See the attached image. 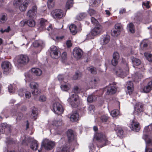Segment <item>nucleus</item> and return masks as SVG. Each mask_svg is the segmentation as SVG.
<instances>
[{
  "instance_id": "1",
  "label": "nucleus",
  "mask_w": 152,
  "mask_h": 152,
  "mask_svg": "<svg viewBox=\"0 0 152 152\" xmlns=\"http://www.w3.org/2000/svg\"><path fill=\"white\" fill-rule=\"evenodd\" d=\"M91 21L95 27L91 31L89 36H94L99 34L102 30V26L99 24V23L94 18L92 17L91 18Z\"/></svg>"
},
{
  "instance_id": "2",
  "label": "nucleus",
  "mask_w": 152,
  "mask_h": 152,
  "mask_svg": "<svg viewBox=\"0 0 152 152\" xmlns=\"http://www.w3.org/2000/svg\"><path fill=\"white\" fill-rule=\"evenodd\" d=\"M96 138L98 142V146L100 147H103L106 145L108 142V140L105 135L102 133H98L96 135Z\"/></svg>"
},
{
  "instance_id": "3",
  "label": "nucleus",
  "mask_w": 152,
  "mask_h": 152,
  "mask_svg": "<svg viewBox=\"0 0 152 152\" xmlns=\"http://www.w3.org/2000/svg\"><path fill=\"white\" fill-rule=\"evenodd\" d=\"M67 101L72 107H76L79 104V96L76 94H72L68 99Z\"/></svg>"
},
{
  "instance_id": "4",
  "label": "nucleus",
  "mask_w": 152,
  "mask_h": 152,
  "mask_svg": "<svg viewBox=\"0 0 152 152\" xmlns=\"http://www.w3.org/2000/svg\"><path fill=\"white\" fill-rule=\"evenodd\" d=\"M125 69H122L120 67H118L115 70L116 75L121 78H124L129 73V69L128 66L125 65Z\"/></svg>"
},
{
  "instance_id": "5",
  "label": "nucleus",
  "mask_w": 152,
  "mask_h": 152,
  "mask_svg": "<svg viewBox=\"0 0 152 152\" xmlns=\"http://www.w3.org/2000/svg\"><path fill=\"white\" fill-rule=\"evenodd\" d=\"M29 61V58L26 55H20L18 56L17 62L18 66H23L26 64Z\"/></svg>"
},
{
  "instance_id": "6",
  "label": "nucleus",
  "mask_w": 152,
  "mask_h": 152,
  "mask_svg": "<svg viewBox=\"0 0 152 152\" xmlns=\"http://www.w3.org/2000/svg\"><path fill=\"white\" fill-rule=\"evenodd\" d=\"M143 107V105L142 103L140 102L136 103L134 106V114L140 117L142 114Z\"/></svg>"
},
{
  "instance_id": "7",
  "label": "nucleus",
  "mask_w": 152,
  "mask_h": 152,
  "mask_svg": "<svg viewBox=\"0 0 152 152\" xmlns=\"http://www.w3.org/2000/svg\"><path fill=\"white\" fill-rule=\"evenodd\" d=\"M42 144L45 149L49 150L52 149L55 145L54 142L46 139L43 140Z\"/></svg>"
},
{
  "instance_id": "8",
  "label": "nucleus",
  "mask_w": 152,
  "mask_h": 152,
  "mask_svg": "<svg viewBox=\"0 0 152 152\" xmlns=\"http://www.w3.org/2000/svg\"><path fill=\"white\" fill-rule=\"evenodd\" d=\"M53 112L58 114H62L64 110L61 104L58 102H56L53 104Z\"/></svg>"
},
{
  "instance_id": "9",
  "label": "nucleus",
  "mask_w": 152,
  "mask_h": 152,
  "mask_svg": "<svg viewBox=\"0 0 152 152\" xmlns=\"http://www.w3.org/2000/svg\"><path fill=\"white\" fill-rule=\"evenodd\" d=\"M1 67L4 70L3 73L7 75L11 69V65L10 62L4 61L2 63Z\"/></svg>"
},
{
  "instance_id": "10",
  "label": "nucleus",
  "mask_w": 152,
  "mask_h": 152,
  "mask_svg": "<svg viewBox=\"0 0 152 152\" xmlns=\"http://www.w3.org/2000/svg\"><path fill=\"white\" fill-rule=\"evenodd\" d=\"M50 55L51 57L54 58H57L60 56V54L57 48L54 46H52L50 48Z\"/></svg>"
},
{
  "instance_id": "11",
  "label": "nucleus",
  "mask_w": 152,
  "mask_h": 152,
  "mask_svg": "<svg viewBox=\"0 0 152 152\" xmlns=\"http://www.w3.org/2000/svg\"><path fill=\"white\" fill-rule=\"evenodd\" d=\"M73 55L76 59L78 60L82 57L83 55V52L80 48L76 47L73 50Z\"/></svg>"
},
{
  "instance_id": "12",
  "label": "nucleus",
  "mask_w": 152,
  "mask_h": 152,
  "mask_svg": "<svg viewBox=\"0 0 152 152\" xmlns=\"http://www.w3.org/2000/svg\"><path fill=\"white\" fill-rule=\"evenodd\" d=\"M53 17L55 19H60L63 16V11L60 9L53 10L51 13Z\"/></svg>"
},
{
  "instance_id": "13",
  "label": "nucleus",
  "mask_w": 152,
  "mask_h": 152,
  "mask_svg": "<svg viewBox=\"0 0 152 152\" xmlns=\"http://www.w3.org/2000/svg\"><path fill=\"white\" fill-rule=\"evenodd\" d=\"M129 127L133 131L135 132H138L140 129V126L139 123L133 120L130 122Z\"/></svg>"
},
{
  "instance_id": "14",
  "label": "nucleus",
  "mask_w": 152,
  "mask_h": 152,
  "mask_svg": "<svg viewBox=\"0 0 152 152\" xmlns=\"http://www.w3.org/2000/svg\"><path fill=\"white\" fill-rule=\"evenodd\" d=\"M37 8L35 6H33L31 10L28 11L27 13V16L31 18H32L35 15L37 12Z\"/></svg>"
},
{
  "instance_id": "15",
  "label": "nucleus",
  "mask_w": 152,
  "mask_h": 152,
  "mask_svg": "<svg viewBox=\"0 0 152 152\" xmlns=\"http://www.w3.org/2000/svg\"><path fill=\"white\" fill-rule=\"evenodd\" d=\"M68 140L69 142H71L75 138V136L73 133V131L71 129L68 130L67 132Z\"/></svg>"
},
{
  "instance_id": "16",
  "label": "nucleus",
  "mask_w": 152,
  "mask_h": 152,
  "mask_svg": "<svg viewBox=\"0 0 152 152\" xmlns=\"http://www.w3.org/2000/svg\"><path fill=\"white\" fill-rule=\"evenodd\" d=\"M127 92L129 95L131 94L134 90L133 84L132 82L129 81L127 83Z\"/></svg>"
},
{
  "instance_id": "17",
  "label": "nucleus",
  "mask_w": 152,
  "mask_h": 152,
  "mask_svg": "<svg viewBox=\"0 0 152 152\" xmlns=\"http://www.w3.org/2000/svg\"><path fill=\"white\" fill-rule=\"evenodd\" d=\"M30 2L29 0H26L24 1L23 3L20 6L19 8L20 10L23 12L25 11L26 9L28 4L30 3Z\"/></svg>"
},
{
  "instance_id": "18",
  "label": "nucleus",
  "mask_w": 152,
  "mask_h": 152,
  "mask_svg": "<svg viewBox=\"0 0 152 152\" xmlns=\"http://www.w3.org/2000/svg\"><path fill=\"white\" fill-rule=\"evenodd\" d=\"M106 94H113L116 91V89L115 87L110 86L107 87Z\"/></svg>"
},
{
  "instance_id": "19",
  "label": "nucleus",
  "mask_w": 152,
  "mask_h": 152,
  "mask_svg": "<svg viewBox=\"0 0 152 152\" xmlns=\"http://www.w3.org/2000/svg\"><path fill=\"white\" fill-rule=\"evenodd\" d=\"M152 89V80L149 82L147 85L145 86L143 88L144 92L147 93L150 92Z\"/></svg>"
},
{
  "instance_id": "20",
  "label": "nucleus",
  "mask_w": 152,
  "mask_h": 152,
  "mask_svg": "<svg viewBox=\"0 0 152 152\" xmlns=\"http://www.w3.org/2000/svg\"><path fill=\"white\" fill-rule=\"evenodd\" d=\"M21 23L23 24V25L25 24H27L29 26L33 27L35 25V22L33 20H30L27 21H23L21 22Z\"/></svg>"
},
{
  "instance_id": "21",
  "label": "nucleus",
  "mask_w": 152,
  "mask_h": 152,
  "mask_svg": "<svg viewBox=\"0 0 152 152\" xmlns=\"http://www.w3.org/2000/svg\"><path fill=\"white\" fill-rule=\"evenodd\" d=\"M31 70L32 73L37 76H40L42 74V70L39 68H33Z\"/></svg>"
},
{
  "instance_id": "22",
  "label": "nucleus",
  "mask_w": 152,
  "mask_h": 152,
  "mask_svg": "<svg viewBox=\"0 0 152 152\" xmlns=\"http://www.w3.org/2000/svg\"><path fill=\"white\" fill-rule=\"evenodd\" d=\"M79 115L76 112H73L70 116V120L72 122L77 121Z\"/></svg>"
},
{
  "instance_id": "23",
  "label": "nucleus",
  "mask_w": 152,
  "mask_h": 152,
  "mask_svg": "<svg viewBox=\"0 0 152 152\" xmlns=\"http://www.w3.org/2000/svg\"><path fill=\"white\" fill-rule=\"evenodd\" d=\"M115 130L117 132L118 136L120 137H122L124 132L120 127H115Z\"/></svg>"
},
{
  "instance_id": "24",
  "label": "nucleus",
  "mask_w": 152,
  "mask_h": 152,
  "mask_svg": "<svg viewBox=\"0 0 152 152\" xmlns=\"http://www.w3.org/2000/svg\"><path fill=\"white\" fill-rule=\"evenodd\" d=\"M31 116L33 118L34 120L37 118V108L35 107H34L32 110L31 113Z\"/></svg>"
},
{
  "instance_id": "25",
  "label": "nucleus",
  "mask_w": 152,
  "mask_h": 152,
  "mask_svg": "<svg viewBox=\"0 0 152 152\" xmlns=\"http://www.w3.org/2000/svg\"><path fill=\"white\" fill-rule=\"evenodd\" d=\"M34 47H42L44 45L43 42L40 40L35 41L33 43Z\"/></svg>"
},
{
  "instance_id": "26",
  "label": "nucleus",
  "mask_w": 152,
  "mask_h": 152,
  "mask_svg": "<svg viewBox=\"0 0 152 152\" xmlns=\"http://www.w3.org/2000/svg\"><path fill=\"white\" fill-rule=\"evenodd\" d=\"M131 60L134 65L138 66L141 63V61L140 59L134 57L131 58Z\"/></svg>"
},
{
  "instance_id": "27",
  "label": "nucleus",
  "mask_w": 152,
  "mask_h": 152,
  "mask_svg": "<svg viewBox=\"0 0 152 152\" xmlns=\"http://www.w3.org/2000/svg\"><path fill=\"white\" fill-rule=\"evenodd\" d=\"M87 16L86 13L83 12L78 14L76 17V19L79 20H81Z\"/></svg>"
},
{
  "instance_id": "28",
  "label": "nucleus",
  "mask_w": 152,
  "mask_h": 152,
  "mask_svg": "<svg viewBox=\"0 0 152 152\" xmlns=\"http://www.w3.org/2000/svg\"><path fill=\"white\" fill-rule=\"evenodd\" d=\"M127 29L129 31L132 33H134L135 32L134 26L132 23H130L128 24Z\"/></svg>"
},
{
  "instance_id": "29",
  "label": "nucleus",
  "mask_w": 152,
  "mask_h": 152,
  "mask_svg": "<svg viewBox=\"0 0 152 152\" xmlns=\"http://www.w3.org/2000/svg\"><path fill=\"white\" fill-rule=\"evenodd\" d=\"M99 81V79L97 78H92L89 81V84L91 86L93 87Z\"/></svg>"
},
{
  "instance_id": "30",
  "label": "nucleus",
  "mask_w": 152,
  "mask_h": 152,
  "mask_svg": "<svg viewBox=\"0 0 152 152\" xmlns=\"http://www.w3.org/2000/svg\"><path fill=\"white\" fill-rule=\"evenodd\" d=\"M39 145L37 143V142L36 140H34L32 141L30 147L31 148L34 150H36L37 149V148Z\"/></svg>"
},
{
  "instance_id": "31",
  "label": "nucleus",
  "mask_w": 152,
  "mask_h": 152,
  "mask_svg": "<svg viewBox=\"0 0 152 152\" xmlns=\"http://www.w3.org/2000/svg\"><path fill=\"white\" fill-rule=\"evenodd\" d=\"M69 29L72 34L75 35L76 33V26L75 25H71L69 27Z\"/></svg>"
},
{
  "instance_id": "32",
  "label": "nucleus",
  "mask_w": 152,
  "mask_h": 152,
  "mask_svg": "<svg viewBox=\"0 0 152 152\" xmlns=\"http://www.w3.org/2000/svg\"><path fill=\"white\" fill-rule=\"evenodd\" d=\"M151 131H152V124L147 126H146L143 131V132L145 133H148Z\"/></svg>"
},
{
  "instance_id": "33",
  "label": "nucleus",
  "mask_w": 152,
  "mask_h": 152,
  "mask_svg": "<svg viewBox=\"0 0 152 152\" xmlns=\"http://www.w3.org/2000/svg\"><path fill=\"white\" fill-rule=\"evenodd\" d=\"M7 126V124L6 123L1 124L0 125V133H4V130Z\"/></svg>"
},
{
  "instance_id": "34",
  "label": "nucleus",
  "mask_w": 152,
  "mask_h": 152,
  "mask_svg": "<svg viewBox=\"0 0 152 152\" xmlns=\"http://www.w3.org/2000/svg\"><path fill=\"white\" fill-rule=\"evenodd\" d=\"M70 87L69 85V84L66 83L65 84H62L61 85V89L63 91H66L68 90H69Z\"/></svg>"
},
{
  "instance_id": "35",
  "label": "nucleus",
  "mask_w": 152,
  "mask_h": 152,
  "mask_svg": "<svg viewBox=\"0 0 152 152\" xmlns=\"http://www.w3.org/2000/svg\"><path fill=\"white\" fill-rule=\"evenodd\" d=\"M96 97L93 95L89 96L87 98V100L89 102H92L96 100Z\"/></svg>"
},
{
  "instance_id": "36",
  "label": "nucleus",
  "mask_w": 152,
  "mask_h": 152,
  "mask_svg": "<svg viewBox=\"0 0 152 152\" xmlns=\"http://www.w3.org/2000/svg\"><path fill=\"white\" fill-rule=\"evenodd\" d=\"M29 86L32 89H35L36 88H38L39 85L38 84L34 82H31Z\"/></svg>"
},
{
  "instance_id": "37",
  "label": "nucleus",
  "mask_w": 152,
  "mask_h": 152,
  "mask_svg": "<svg viewBox=\"0 0 152 152\" xmlns=\"http://www.w3.org/2000/svg\"><path fill=\"white\" fill-rule=\"evenodd\" d=\"M145 57L150 62H152V54L145 53H144Z\"/></svg>"
},
{
  "instance_id": "38",
  "label": "nucleus",
  "mask_w": 152,
  "mask_h": 152,
  "mask_svg": "<svg viewBox=\"0 0 152 152\" xmlns=\"http://www.w3.org/2000/svg\"><path fill=\"white\" fill-rule=\"evenodd\" d=\"M73 4V1L72 0H68L66 4V8L69 9L70 8L72 7Z\"/></svg>"
},
{
  "instance_id": "39",
  "label": "nucleus",
  "mask_w": 152,
  "mask_h": 152,
  "mask_svg": "<svg viewBox=\"0 0 152 152\" xmlns=\"http://www.w3.org/2000/svg\"><path fill=\"white\" fill-rule=\"evenodd\" d=\"M119 113L118 110H115L112 111L110 113L111 115L113 117H115L118 115Z\"/></svg>"
},
{
  "instance_id": "40",
  "label": "nucleus",
  "mask_w": 152,
  "mask_h": 152,
  "mask_svg": "<svg viewBox=\"0 0 152 152\" xmlns=\"http://www.w3.org/2000/svg\"><path fill=\"white\" fill-rule=\"evenodd\" d=\"M88 12L91 16H96L97 15V12L95 10L92 9H89Z\"/></svg>"
},
{
  "instance_id": "41",
  "label": "nucleus",
  "mask_w": 152,
  "mask_h": 152,
  "mask_svg": "<svg viewBox=\"0 0 152 152\" xmlns=\"http://www.w3.org/2000/svg\"><path fill=\"white\" fill-rule=\"evenodd\" d=\"M40 92V90L38 88L34 89L32 91V94L34 96H37L39 94Z\"/></svg>"
},
{
  "instance_id": "42",
  "label": "nucleus",
  "mask_w": 152,
  "mask_h": 152,
  "mask_svg": "<svg viewBox=\"0 0 152 152\" xmlns=\"http://www.w3.org/2000/svg\"><path fill=\"white\" fill-rule=\"evenodd\" d=\"M120 34V32L119 31L115 30H112L111 31V34L112 36L116 37H117Z\"/></svg>"
},
{
  "instance_id": "43",
  "label": "nucleus",
  "mask_w": 152,
  "mask_h": 152,
  "mask_svg": "<svg viewBox=\"0 0 152 152\" xmlns=\"http://www.w3.org/2000/svg\"><path fill=\"white\" fill-rule=\"evenodd\" d=\"M145 142L148 145H152V140L147 138L148 136L146 135L145 136Z\"/></svg>"
},
{
  "instance_id": "44",
  "label": "nucleus",
  "mask_w": 152,
  "mask_h": 152,
  "mask_svg": "<svg viewBox=\"0 0 152 152\" xmlns=\"http://www.w3.org/2000/svg\"><path fill=\"white\" fill-rule=\"evenodd\" d=\"M110 40V37L109 36H107L104 38L103 39V44L105 45L107 44Z\"/></svg>"
},
{
  "instance_id": "45",
  "label": "nucleus",
  "mask_w": 152,
  "mask_h": 152,
  "mask_svg": "<svg viewBox=\"0 0 152 152\" xmlns=\"http://www.w3.org/2000/svg\"><path fill=\"white\" fill-rule=\"evenodd\" d=\"M101 0H92V6L93 7H96L100 3Z\"/></svg>"
},
{
  "instance_id": "46",
  "label": "nucleus",
  "mask_w": 152,
  "mask_h": 152,
  "mask_svg": "<svg viewBox=\"0 0 152 152\" xmlns=\"http://www.w3.org/2000/svg\"><path fill=\"white\" fill-rule=\"evenodd\" d=\"M54 124L56 126H61L62 124V121L61 119H59V120L57 121H55Z\"/></svg>"
},
{
  "instance_id": "47",
  "label": "nucleus",
  "mask_w": 152,
  "mask_h": 152,
  "mask_svg": "<svg viewBox=\"0 0 152 152\" xmlns=\"http://www.w3.org/2000/svg\"><path fill=\"white\" fill-rule=\"evenodd\" d=\"M47 4L48 7L49 9H52L55 6V3L54 2H47Z\"/></svg>"
},
{
  "instance_id": "48",
  "label": "nucleus",
  "mask_w": 152,
  "mask_h": 152,
  "mask_svg": "<svg viewBox=\"0 0 152 152\" xmlns=\"http://www.w3.org/2000/svg\"><path fill=\"white\" fill-rule=\"evenodd\" d=\"M7 19V15L4 14L2 15L1 18H0V22L1 23L5 22Z\"/></svg>"
},
{
  "instance_id": "49",
  "label": "nucleus",
  "mask_w": 152,
  "mask_h": 152,
  "mask_svg": "<svg viewBox=\"0 0 152 152\" xmlns=\"http://www.w3.org/2000/svg\"><path fill=\"white\" fill-rule=\"evenodd\" d=\"M67 58V53L66 52L63 53L61 55V61L64 62Z\"/></svg>"
},
{
  "instance_id": "50",
  "label": "nucleus",
  "mask_w": 152,
  "mask_h": 152,
  "mask_svg": "<svg viewBox=\"0 0 152 152\" xmlns=\"http://www.w3.org/2000/svg\"><path fill=\"white\" fill-rule=\"evenodd\" d=\"M122 27L121 25L119 23L116 24L115 26V29L120 32L121 30Z\"/></svg>"
},
{
  "instance_id": "51",
  "label": "nucleus",
  "mask_w": 152,
  "mask_h": 152,
  "mask_svg": "<svg viewBox=\"0 0 152 152\" xmlns=\"http://www.w3.org/2000/svg\"><path fill=\"white\" fill-rule=\"evenodd\" d=\"M88 70L92 74H95L96 73V69L94 67L89 68Z\"/></svg>"
},
{
  "instance_id": "52",
  "label": "nucleus",
  "mask_w": 152,
  "mask_h": 152,
  "mask_svg": "<svg viewBox=\"0 0 152 152\" xmlns=\"http://www.w3.org/2000/svg\"><path fill=\"white\" fill-rule=\"evenodd\" d=\"M146 20L148 22L152 21V14L151 12L149 13L148 15L146 17Z\"/></svg>"
},
{
  "instance_id": "53",
  "label": "nucleus",
  "mask_w": 152,
  "mask_h": 152,
  "mask_svg": "<svg viewBox=\"0 0 152 152\" xmlns=\"http://www.w3.org/2000/svg\"><path fill=\"white\" fill-rule=\"evenodd\" d=\"M81 76V74L80 73L76 72L75 74L73 76V79L74 80H77L80 78Z\"/></svg>"
},
{
  "instance_id": "54",
  "label": "nucleus",
  "mask_w": 152,
  "mask_h": 152,
  "mask_svg": "<svg viewBox=\"0 0 152 152\" xmlns=\"http://www.w3.org/2000/svg\"><path fill=\"white\" fill-rule=\"evenodd\" d=\"M94 106L93 105H90L88 107V110L90 113L93 114L94 112Z\"/></svg>"
},
{
  "instance_id": "55",
  "label": "nucleus",
  "mask_w": 152,
  "mask_h": 152,
  "mask_svg": "<svg viewBox=\"0 0 152 152\" xmlns=\"http://www.w3.org/2000/svg\"><path fill=\"white\" fill-rule=\"evenodd\" d=\"M113 58L118 60L119 58V54L117 52H114L113 54Z\"/></svg>"
},
{
  "instance_id": "56",
  "label": "nucleus",
  "mask_w": 152,
  "mask_h": 152,
  "mask_svg": "<svg viewBox=\"0 0 152 152\" xmlns=\"http://www.w3.org/2000/svg\"><path fill=\"white\" fill-rule=\"evenodd\" d=\"M108 119V117L106 115H102L101 117V119L102 122H106Z\"/></svg>"
},
{
  "instance_id": "57",
  "label": "nucleus",
  "mask_w": 152,
  "mask_h": 152,
  "mask_svg": "<svg viewBox=\"0 0 152 152\" xmlns=\"http://www.w3.org/2000/svg\"><path fill=\"white\" fill-rule=\"evenodd\" d=\"M46 97L44 95H41L39 96V101L40 102H43L46 101Z\"/></svg>"
},
{
  "instance_id": "58",
  "label": "nucleus",
  "mask_w": 152,
  "mask_h": 152,
  "mask_svg": "<svg viewBox=\"0 0 152 152\" xmlns=\"http://www.w3.org/2000/svg\"><path fill=\"white\" fill-rule=\"evenodd\" d=\"M118 60L114 59H113L111 60V63L114 66H116L118 64Z\"/></svg>"
},
{
  "instance_id": "59",
  "label": "nucleus",
  "mask_w": 152,
  "mask_h": 152,
  "mask_svg": "<svg viewBox=\"0 0 152 152\" xmlns=\"http://www.w3.org/2000/svg\"><path fill=\"white\" fill-rule=\"evenodd\" d=\"M46 22V21L44 19H41L40 22V24L41 26L44 27L45 25V23Z\"/></svg>"
},
{
  "instance_id": "60",
  "label": "nucleus",
  "mask_w": 152,
  "mask_h": 152,
  "mask_svg": "<svg viewBox=\"0 0 152 152\" xmlns=\"http://www.w3.org/2000/svg\"><path fill=\"white\" fill-rule=\"evenodd\" d=\"M25 97L27 99H29L31 97V94L29 91H26L25 93Z\"/></svg>"
},
{
  "instance_id": "61",
  "label": "nucleus",
  "mask_w": 152,
  "mask_h": 152,
  "mask_svg": "<svg viewBox=\"0 0 152 152\" xmlns=\"http://www.w3.org/2000/svg\"><path fill=\"white\" fill-rule=\"evenodd\" d=\"M150 2L149 1H147L146 3L143 2L142 5H144L147 8H149L150 7L149 5Z\"/></svg>"
},
{
  "instance_id": "62",
  "label": "nucleus",
  "mask_w": 152,
  "mask_h": 152,
  "mask_svg": "<svg viewBox=\"0 0 152 152\" xmlns=\"http://www.w3.org/2000/svg\"><path fill=\"white\" fill-rule=\"evenodd\" d=\"M17 116V119L20 120L22 118L23 116V114L21 113H19V114H18V115H16Z\"/></svg>"
},
{
  "instance_id": "63",
  "label": "nucleus",
  "mask_w": 152,
  "mask_h": 152,
  "mask_svg": "<svg viewBox=\"0 0 152 152\" xmlns=\"http://www.w3.org/2000/svg\"><path fill=\"white\" fill-rule=\"evenodd\" d=\"M9 91L10 93H12L13 91V88L11 85H10L8 87Z\"/></svg>"
},
{
  "instance_id": "64",
  "label": "nucleus",
  "mask_w": 152,
  "mask_h": 152,
  "mask_svg": "<svg viewBox=\"0 0 152 152\" xmlns=\"http://www.w3.org/2000/svg\"><path fill=\"white\" fill-rule=\"evenodd\" d=\"M58 78L60 81H62L64 79V76L61 75H59L58 76Z\"/></svg>"
}]
</instances>
